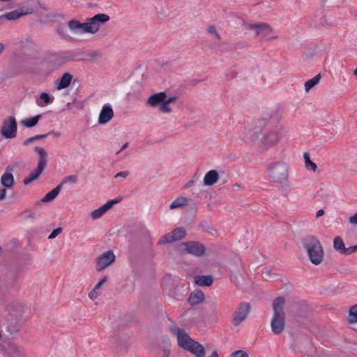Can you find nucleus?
Wrapping results in <instances>:
<instances>
[{"instance_id":"obj_10","label":"nucleus","mask_w":357,"mask_h":357,"mask_svg":"<svg viewBox=\"0 0 357 357\" xmlns=\"http://www.w3.org/2000/svg\"><path fill=\"white\" fill-rule=\"evenodd\" d=\"M248 29L251 30H255L256 35L259 36L261 39H264L272 31V28L266 23L249 24Z\"/></svg>"},{"instance_id":"obj_42","label":"nucleus","mask_w":357,"mask_h":357,"mask_svg":"<svg viewBox=\"0 0 357 357\" xmlns=\"http://www.w3.org/2000/svg\"><path fill=\"white\" fill-rule=\"evenodd\" d=\"M273 274L272 273V271L270 269L264 268L262 271V276L264 280H267L273 278Z\"/></svg>"},{"instance_id":"obj_61","label":"nucleus","mask_w":357,"mask_h":357,"mask_svg":"<svg viewBox=\"0 0 357 357\" xmlns=\"http://www.w3.org/2000/svg\"><path fill=\"white\" fill-rule=\"evenodd\" d=\"M305 341L307 343H308V344H310V343H311V341H310V338H308V337H306V338L305 339Z\"/></svg>"},{"instance_id":"obj_11","label":"nucleus","mask_w":357,"mask_h":357,"mask_svg":"<svg viewBox=\"0 0 357 357\" xmlns=\"http://www.w3.org/2000/svg\"><path fill=\"white\" fill-rule=\"evenodd\" d=\"M114 116L113 109L109 104L105 105L100 112L98 117V123L99 124H105L109 122Z\"/></svg>"},{"instance_id":"obj_62","label":"nucleus","mask_w":357,"mask_h":357,"mask_svg":"<svg viewBox=\"0 0 357 357\" xmlns=\"http://www.w3.org/2000/svg\"><path fill=\"white\" fill-rule=\"evenodd\" d=\"M169 354V351H165V356L168 357Z\"/></svg>"},{"instance_id":"obj_20","label":"nucleus","mask_w":357,"mask_h":357,"mask_svg":"<svg viewBox=\"0 0 357 357\" xmlns=\"http://www.w3.org/2000/svg\"><path fill=\"white\" fill-rule=\"evenodd\" d=\"M219 174L216 170H210L204 178V183L206 185H213L218 182Z\"/></svg>"},{"instance_id":"obj_2","label":"nucleus","mask_w":357,"mask_h":357,"mask_svg":"<svg viewBox=\"0 0 357 357\" xmlns=\"http://www.w3.org/2000/svg\"><path fill=\"white\" fill-rule=\"evenodd\" d=\"M285 299L282 297H278L273 301V315L271 320V328L275 335L281 334L285 326V314L284 311V305Z\"/></svg>"},{"instance_id":"obj_44","label":"nucleus","mask_w":357,"mask_h":357,"mask_svg":"<svg viewBox=\"0 0 357 357\" xmlns=\"http://www.w3.org/2000/svg\"><path fill=\"white\" fill-rule=\"evenodd\" d=\"M207 31L208 33L214 34L215 36V37L217 38V39H218V40L221 39L220 34L218 33L216 28L214 26H208L207 29Z\"/></svg>"},{"instance_id":"obj_18","label":"nucleus","mask_w":357,"mask_h":357,"mask_svg":"<svg viewBox=\"0 0 357 357\" xmlns=\"http://www.w3.org/2000/svg\"><path fill=\"white\" fill-rule=\"evenodd\" d=\"M261 134V129L259 127L253 129L247 128L244 129V135L245 141H255L257 139Z\"/></svg>"},{"instance_id":"obj_21","label":"nucleus","mask_w":357,"mask_h":357,"mask_svg":"<svg viewBox=\"0 0 357 357\" xmlns=\"http://www.w3.org/2000/svg\"><path fill=\"white\" fill-rule=\"evenodd\" d=\"M61 190V185H58L53 190L47 192L41 199L40 202L47 203L53 201Z\"/></svg>"},{"instance_id":"obj_17","label":"nucleus","mask_w":357,"mask_h":357,"mask_svg":"<svg viewBox=\"0 0 357 357\" xmlns=\"http://www.w3.org/2000/svg\"><path fill=\"white\" fill-rule=\"evenodd\" d=\"M204 298V293L200 290H197L190 294L188 301L190 305H196L203 302Z\"/></svg>"},{"instance_id":"obj_28","label":"nucleus","mask_w":357,"mask_h":357,"mask_svg":"<svg viewBox=\"0 0 357 357\" xmlns=\"http://www.w3.org/2000/svg\"><path fill=\"white\" fill-rule=\"evenodd\" d=\"M321 75L318 74L316 76H314L311 79H309L305 83V89L306 91H309L310 89H312L315 85H317L320 79H321Z\"/></svg>"},{"instance_id":"obj_4","label":"nucleus","mask_w":357,"mask_h":357,"mask_svg":"<svg viewBox=\"0 0 357 357\" xmlns=\"http://www.w3.org/2000/svg\"><path fill=\"white\" fill-rule=\"evenodd\" d=\"M268 176L274 182H282L287 178V167L284 163H275L268 169Z\"/></svg>"},{"instance_id":"obj_12","label":"nucleus","mask_w":357,"mask_h":357,"mask_svg":"<svg viewBox=\"0 0 357 357\" xmlns=\"http://www.w3.org/2000/svg\"><path fill=\"white\" fill-rule=\"evenodd\" d=\"M31 13V11L30 10V9H26L25 11L22 8L16 9L15 10L10 11L9 13H6L5 15L0 16V23L2 22V21L4 19L7 20H15L25 15Z\"/></svg>"},{"instance_id":"obj_34","label":"nucleus","mask_w":357,"mask_h":357,"mask_svg":"<svg viewBox=\"0 0 357 357\" xmlns=\"http://www.w3.org/2000/svg\"><path fill=\"white\" fill-rule=\"evenodd\" d=\"M47 137V135H36L35 136H33V137H31L29 138H27L26 139H25L22 144L24 146H27L31 143H33L35 142L37 140H39V139H43L45 138H46Z\"/></svg>"},{"instance_id":"obj_1","label":"nucleus","mask_w":357,"mask_h":357,"mask_svg":"<svg viewBox=\"0 0 357 357\" xmlns=\"http://www.w3.org/2000/svg\"><path fill=\"white\" fill-rule=\"evenodd\" d=\"M302 243L310 261L314 265L320 264L324 259V251L319 240L314 236H307Z\"/></svg>"},{"instance_id":"obj_26","label":"nucleus","mask_w":357,"mask_h":357,"mask_svg":"<svg viewBox=\"0 0 357 357\" xmlns=\"http://www.w3.org/2000/svg\"><path fill=\"white\" fill-rule=\"evenodd\" d=\"M231 279L237 287H240L242 284V282L244 280L242 271L238 269L236 273L231 272Z\"/></svg>"},{"instance_id":"obj_23","label":"nucleus","mask_w":357,"mask_h":357,"mask_svg":"<svg viewBox=\"0 0 357 357\" xmlns=\"http://www.w3.org/2000/svg\"><path fill=\"white\" fill-rule=\"evenodd\" d=\"M213 279L211 275H204L195 278V282L201 287H209L213 284Z\"/></svg>"},{"instance_id":"obj_53","label":"nucleus","mask_w":357,"mask_h":357,"mask_svg":"<svg viewBox=\"0 0 357 357\" xmlns=\"http://www.w3.org/2000/svg\"><path fill=\"white\" fill-rule=\"evenodd\" d=\"M45 135H47V136H49V135H53V136H54V137H60L61 133H60V132H57V131L52 130V131H50V132H49L46 133Z\"/></svg>"},{"instance_id":"obj_56","label":"nucleus","mask_w":357,"mask_h":357,"mask_svg":"<svg viewBox=\"0 0 357 357\" xmlns=\"http://www.w3.org/2000/svg\"><path fill=\"white\" fill-rule=\"evenodd\" d=\"M324 214V211L323 209H320L317 212L316 217L319 218Z\"/></svg>"},{"instance_id":"obj_40","label":"nucleus","mask_w":357,"mask_h":357,"mask_svg":"<svg viewBox=\"0 0 357 357\" xmlns=\"http://www.w3.org/2000/svg\"><path fill=\"white\" fill-rule=\"evenodd\" d=\"M160 110L162 112H166V113H169V112H172V109L169 107V103H167L165 101V100L163 102H162V103L160 104Z\"/></svg>"},{"instance_id":"obj_30","label":"nucleus","mask_w":357,"mask_h":357,"mask_svg":"<svg viewBox=\"0 0 357 357\" xmlns=\"http://www.w3.org/2000/svg\"><path fill=\"white\" fill-rule=\"evenodd\" d=\"M333 247L337 251H339L341 254L343 253L344 250L345 249V245L342 239L340 236H336L333 239Z\"/></svg>"},{"instance_id":"obj_29","label":"nucleus","mask_w":357,"mask_h":357,"mask_svg":"<svg viewBox=\"0 0 357 357\" xmlns=\"http://www.w3.org/2000/svg\"><path fill=\"white\" fill-rule=\"evenodd\" d=\"M187 204H188V199L186 197H181L177 198L174 201H173L171 203V204L169 206V208L171 209H174L176 208L181 207L183 206H185Z\"/></svg>"},{"instance_id":"obj_38","label":"nucleus","mask_w":357,"mask_h":357,"mask_svg":"<svg viewBox=\"0 0 357 357\" xmlns=\"http://www.w3.org/2000/svg\"><path fill=\"white\" fill-rule=\"evenodd\" d=\"M106 211L103 208L102 206L100 207L98 209H95L91 213V218L93 219H98L100 218Z\"/></svg>"},{"instance_id":"obj_5","label":"nucleus","mask_w":357,"mask_h":357,"mask_svg":"<svg viewBox=\"0 0 357 357\" xmlns=\"http://www.w3.org/2000/svg\"><path fill=\"white\" fill-rule=\"evenodd\" d=\"M17 124L14 116H10L2 122L1 135L6 139H13L17 135Z\"/></svg>"},{"instance_id":"obj_60","label":"nucleus","mask_w":357,"mask_h":357,"mask_svg":"<svg viewBox=\"0 0 357 357\" xmlns=\"http://www.w3.org/2000/svg\"><path fill=\"white\" fill-rule=\"evenodd\" d=\"M211 357H218V352L216 351H213Z\"/></svg>"},{"instance_id":"obj_32","label":"nucleus","mask_w":357,"mask_h":357,"mask_svg":"<svg viewBox=\"0 0 357 357\" xmlns=\"http://www.w3.org/2000/svg\"><path fill=\"white\" fill-rule=\"evenodd\" d=\"M303 157H304V160L305 162L306 168L307 169L315 172L317 168V166L314 162L311 161L310 158V154L308 153H305L303 155Z\"/></svg>"},{"instance_id":"obj_14","label":"nucleus","mask_w":357,"mask_h":357,"mask_svg":"<svg viewBox=\"0 0 357 357\" xmlns=\"http://www.w3.org/2000/svg\"><path fill=\"white\" fill-rule=\"evenodd\" d=\"M109 20V16L107 14L100 13L90 17V21L93 23L96 32H97L101 24H105Z\"/></svg>"},{"instance_id":"obj_37","label":"nucleus","mask_w":357,"mask_h":357,"mask_svg":"<svg viewBox=\"0 0 357 357\" xmlns=\"http://www.w3.org/2000/svg\"><path fill=\"white\" fill-rule=\"evenodd\" d=\"M6 329L9 333L13 335L20 331V327L17 323H10L7 324Z\"/></svg>"},{"instance_id":"obj_48","label":"nucleus","mask_w":357,"mask_h":357,"mask_svg":"<svg viewBox=\"0 0 357 357\" xmlns=\"http://www.w3.org/2000/svg\"><path fill=\"white\" fill-rule=\"evenodd\" d=\"M107 280V278L106 276L103 277L94 287V289L98 290L102 285H103Z\"/></svg>"},{"instance_id":"obj_22","label":"nucleus","mask_w":357,"mask_h":357,"mask_svg":"<svg viewBox=\"0 0 357 357\" xmlns=\"http://www.w3.org/2000/svg\"><path fill=\"white\" fill-rule=\"evenodd\" d=\"M73 75L69 73H65L59 79L56 88L58 90H61L67 88L71 82Z\"/></svg>"},{"instance_id":"obj_25","label":"nucleus","mask_w":357,"mask_h":357,"mask_svg":"<svg viewBox=\"0 0 357 357\" xmlns=\"http://www.w3.org/2000/svg\"><path fill=\"white\" fill-rule=\"evenodd\" d=\"M41 118H42V115L38 114L36 116H33V117H31L29 119H23L22 121H21V124L26 128H32L38 123V121Z\"/></svg>"},{"instance_id":"obj_35","label":"nucleus","mask_w":357,"mask_h":357,"mask_svg":"<svg viewBox=\"0 0 357 357\" xmlns=\"http://www.w3.org/2000/svg\"><path fill=\"white\" fill-rule=\"evenodd\" d=\"M174 242L171 232L162 236L158 242V245H165Z\"/></svg>"},{"instance_id":"obj_51","label":"nucleus","mask_w":357,"mask_h":357,"mask_svg":"<svg viewBox=\"0 0 357 357\" xmlns=\"http://www.w3.org/2000/svg\"><path fill=\"white\" fill-rule=\"evenodd\" d=\"M349 222L351 225H357V213H355L353 216L350 217Z\"/></svg>"},{"instance_id":"obj_8","label":"nucleus","mask_w":357,"mask_h":357,"mask_svg":"<svg viewBox=\"0 0 357 357\" xmlns=\"http://www.w3.org/2000/svg\"><path fill=\"white\" fill-rule=\"evenodd\" d=\"M115 255L111 250L106 251L96 259V271L102 272L115 261Z\"/></svg>"},{"instance_id":"obj_9","label":"nucleus","mask_w":357,"mask_h":357,"mask_svg":"<svg viewBox=\"0 0 357 357\" xmlns=\"http://www.w3.org/2000/svg\"><path fill=\"white\" fill-rule=\"evenodd\" d=\"M182 245L185 246L186 253L192 255L195 257H202L206 252L205 246L198 241H188L183 243Z\"/></svg>"},{"instance_id":"obj_31","label":"nucleus","mask_w":357,"mask_h":357,"mask_svg":"<svg viewBox=\"0 0 357 357\" xmlns=\"http://www.w3.org/2000/svg\"><path fill=\"white\" fill-rule=\"evenodd\" d=\"M69 29L75 33H80V22L76 20H70L68 22Z\"/></svg>"},{"instance_id":"obj_41","label":"nucleus","mask_w":357,"mask_h":357,"mask_svg":"<svg viewBox=\"0 0 357 357\" xmlns=\"http://www.w3.org/2000/svg\"><path fill=\"white\" fill-rule=\"evenodd\" d=\"M231 357H249L248 354L243 350H238L231 354Z\"/></svg>"},{"instance_id":"obj_16","label":"nucleus","mask_w":357,"mask_h":357,"mask_svg":"<svg viewBox=\"0 0 357 357\" xmlns=\"http://www.w3.org/2000/svg\"><path fill=\"white\" fill-rule=\"evenodd\" d=\"M167 98L165 92H160L151 96L147 100V104L152 107H156L162 103Z\"/></svg>"},{"instance_id":"obj_6","label":"nucleus","mask_w":357,"mask_h":357,"mask_svg":"<svg viewBox=\"0 0 357 357\" xmlns=\"http://www.w3.org/2000/svg\"><path fill=\"white\" fill-rule=\"evenodd\" d=\"M171 331L176 336L178 345L185 349L194 340L186 333L185 329L178 328L174 324L170 326Z\"/></svg>"},{"instance_id":"obj_64","label":"nucleus","mask_w":357,"mask_h":357,"mask_svg":"<svg viewBox=\"0 0 357 357\" xmlns=\"http://www.w3.org/2000/svg\"><path fill=\"white\" fill-rule=\"evenodd\" d=\"M211 306L215 307L216 306V305L215 303H212Z\"/></svg>"},{"instance_id":"obj_24","label":"nucleus","mask_w":357,"mask_h":357,"mask_svg":"<svg viewBox=\"0 0 357 357\" xmlns=\"http://www.w3.org/2000/svg\"><path fill=\"white\" fill-rule=\"evenodd\" d=\"M93 23L90 21V18H88L86 20V22L84 23H80V33H95L96 30L95 28L93 26Z\"/></svg>"},{"instance_id":"obj_13","label":"nucleus","mask_w":357,"mask_h":357,"mask_svg":"<svg viewBox=\"0 0 357 357\" xmlns=\"http://www.w3.org/2000/svg\"><path fill=\"white\" fill-rule=\"evenodd\" d=\"M185 350L190 351L196 357H204L206 354L204 346L195 340H193Z\"/></svg>"},{"instance_id":"obj_27","label":"nucleus","mask_w":357,"mask_h":357,"mask_svg":"<svg viewBox=\"0 0 357 357\" xmlns=\"http://www.w3.org/2000/svg\"><path fill=\"white\" fill-rule=\"evenodd\" d=\"M171 234L172 235L174 241H179V240L185 238V236L186 235V231L185 229H183L182 227H178V228H176L175 229H174L171 232Z\"/></svg>"},{"instance_id":"obj_15","label":"nucleus","mask_w":357,"mask_h":357,"mask_svg":"<svg viewBox=\"0 0 357 357\" xmlns=\"http://www.w3.org/2000/svg\"><path fill=\"white\" fill-rule=\"evenodd\" d=\"M280 137L278 132H271L266 135L262 144L265 148H268L278 143Z\"/></svg>"},{"instance_id":"obj_49","label":"nucleus","mask_w":357,"mask_h":357,"mask_svg":"<svg viewBox=\"0 0 357 357\" xmlns=\"http://www.w3.org/2000/svg\"><path fill=\"white\" fill-rule=\"evenodd\" d=\"M98 295L99 294L98 290L95 289L94 288L91 292L89 293V297L92 300L96 299Z\"/></svg>"},{"instance_id":"obj_47","label":"nucleus","mask_w":357,"mask_h":357,"mask_svg":"<svg viewBox=\"0 0 357 357\" xmlns=\"http://www.w3.org/2000/svg\"><path fill=\"white\" fill-rule=\"evenodd\" d=\"M115 204V202L109 200L107 203L103 204L102 206L105 209V211L107 212L108 210L112 208V206Z\"/></svg>"},{"instance_id":"obj_50","label":"nucleus","mask_w":357,"mask_h":357,"mask_svg":"<svg viewBox=\"0 0 357 357\" xmlns=\"http://www.w3.org/2000/svg\"><path fill=\"white\" fill-rule=\"evenodd\" d=\"M129 174H130V172L128 171L120 172L117 173L114 176V177L115 178H118V177L126 178L129 175Z\"/></svg>"},{"instance_id":"obj_7","label":"nucleus","mask_w":357,"mask_h":357,"mask_svg":"<svg viewBox=\"0 0 357 357\" xmlns=\"http://www.w3.org/2000/svg\"><path fill=\"white\" fill-rule=\"evenodd\" d=\"M250 308L251 306L249 303H241L234 312L232 324L234 326H238L243 321L248 317L250 311Z\"/></svg>"},{"instance_id":"obj_19","label":"nucleus","mask_w":357,"mask_h":357,"mask_svg":"<svg viewBox=\"0 0 357 357\" xmlns=\"http://www.w3.org/2000/svg\"><path fill=\"white\" fill-rule=\"evenodd\" d=\"M12 170L10 167H7L6 171L2 175L1 178V183L3 186L6 188H11L14 184V178L11 173L8 172V170Z\"/></svg>"},{"instance_id":"obj_57","label":"nucleus","mask_w":357,"mask_h":357,"mask_svg":"<svg viewBox=\"0 0 357 357\" xmlns=\"http://www.w3.org/2000/svg\"><path fill=\"white\" fill-rule=\"evenodd\" d=\"M193 184H194V180L191 179L185 185V188H189L191 185H192Z\"/></svg>"},{"instance_id":"obj_36","label":"nucleus","mask_w":357,"mask_h":357,"mask_svg":"<svg viewBox=\"0 0 357 357\" xmlns=\"http://www.w3.org/2000/svg\"><path fill=\"white\" fill-rule=\"evenodd\" d=\"M78 181V176L77 175H70L64 177L59 185H61V187L66 183L75 184Z\"/></svg>"},{"instance_id":"obj_63","label":"nucleus","mask_w":357,"mask_h":357,"mask_svg":"<svg viewBox=\"0 0 357 357\" xmlns=\"http://www.w3.org/2000/svg\"><path fill=\"white\" fill-rule=\"evenodd\" d=\"M354 74L357 76V68L354 70Z\"/></svg>"},{"instance_id":"obj_58","label":"nucleus","mask_w":357,"mask_h":357,"mask_svg":"<svg viewBox=\"0 0 357 357\" xmlns=\"http://www.w3.org/2000/svg\"><path fill=\"white\" fill-rule=\"evenodd\" d=\"M121 200V197H119L114 199H112L111 201L115 202V204L119 203Z\"/></svg>"},{"instance_id":"obj_54","label":"nucleus","mask_w":357,"mask_h":357,"mask_svg":"<svg viewBox=\"0 0 357 357\" xmlns=\"http://www.w3.org/2000/svg\"><path fill=\"white\" fill-rule=\"evenodd\" d=\"M129 146V143L128 142H126L125 144H123V145L122 146V147L116 153V155H118L119 153H120L122 151L126 149Z\"/></svg>"},{"instance_id":"obj_33","label":"nucleus","mask_w":357,"mask_h":357,"mask_svg":"<svg viewBox=\"0 0 357 357\" xmlns=\"http://www.w3.org/2000/svg\"><path fill=\"white\" fill-rule=\"evenodd\" d=\"M348 320L350 323H357V306L356 305L350 307Z\"/></svg>"},{"instance_id":"obj_43","label":"nucleus","mask_w":357,"mask_h":357,"mask_svg":"<svg viewBox=\"0 0 357 357\" xmlns=\"http://www.w3.org/2000/svg\"><path fill=\"white\" fill-rule=\"evenodd\" d=\"M62 231L61 227H57L56 229H54L52 232L49 235L48 238L53 239L55 237H56Z\"/></svg>"},{"instance_id":"obj_59","label":"nucleus","mask_w":357,"mask_h":357,"mask_svg":"<svg viewBox=\"0 0 357 357\" xmlns=\"http://www.w3.org/2000/svg\"><path fill=\"white\" fill-rule=\"evenodd\" d=\"M5 49V46L3 43H0V54Z\"/></svg>"},{"instance_id":"obj_3","label":"nucleus","mask_w":357,"mask_h":357,"mask_svg":"<svg viewBox=\"0 0 357 357\" xmlns=\"http://www.w3.org/2000/svg\"><path fill=\"white\" fill-rule=\"evenodd\" d=\"M34 151L39 155L37 168L33 172H31L28 177L24 179L23 183L25 185L30 184L32 181L37 179L47 165V153L45 150L42 147L35 146Z\"/></svg>"},{"instance_id":"obj_52","label":"nucleus","mask_w":357,"mask_h":357,"mask_svg":"<svg viewBox=\"0 0 357 357\" xmlns=\"http://www.w3.org/2000/svg\"><path fill=\"white\" fill-rule=\"evenodd\" d=\"M177 99V96H170L169 98H167V97L165 98V101L170 104V103H172L174 102H175Z\"/></svg>"},{"instance_id":"obj_55","label":"nucleus","mask_w":357,"mask_h":357,"mask_svg":"<svg viewBox=\"0 0 357 357\" xmlns=\"http://www.w3.org/2000/svg\"><path fill=\"white\" fill-rule=\"evenodd\" d=\"M6 193V189L0 188V200L3 199L5 197Z\"/></svg>"},{"instance_id":"obj_45","label":"nucleus","mask_w":357,"mask_h":357,"mask_svg":"<svg viewBox=\"0 0 357 357\" xmlns=\"http://www.w3.org/2000/svg\"><path fill=\"white\" fill-rule=\"evenodd\" d=\"M356 250H357V245L351 246L349 248H345L342 254L346 255H349Z\"/></svg>"},{"instance_id":"obj_46","label":"nucleus","mask_w":357,"mask_h":357,"mask_svg":"<svg viewBox=\"0 0 357 357\" xmlns=\"http://www.w3.org/2000/svg\"><path fill=\"white\" fill-rule=\"evenodd\" d=\"M57 33L63 38H68L70 36L66 33V31L63 26L57 27Z\"/></svg>"},{"instance_id":"obj_39","label":"nucleus","mask_w":357,"mask_h":357,"mask_svg":"<svg viewBox=\"0 0 357 357\" xmlns=\"http://www.w3.org/2000/svg\"><path fill=\"white\" fill-rule=\"evenodd\" d=\"M40 98L46 105L52 104L54 102V97H50L48 93L43 92L40 95Z\"/></svg>"}]
</instances>
